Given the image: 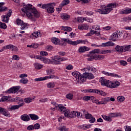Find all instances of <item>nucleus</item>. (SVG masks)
Here are the masks:
<instances>
[{"mask_svg": "<svg viewBox=\"0 0 131 131\" xmlns=\"http://www.w3.org/2000/svg\"><path fill=\"white\" fill-rule=\"evenodd\" d=\"M21 11L24 13H25L27 17L30 18V19H31L32 21H35V18L32 17V14L36 18H38L39 17V13L32 5H24V8L21 9Z\"/></svg>", "mask_w": 131, "mask_h": 131, "instance_id": "nucleus-1", "label": "nucleus"}, {"mask_svg": "<svg viewBox=\"0 0 131 131\" xmlns=\"http://www.w3.org/2000/svg\"><path fill=\"white\" fill-rule=\"evenodd\" d=\"M73 76L76 78V81L77 82H80V83H83V82L86 81V79H93L95 78V76L91 73H87L85 72L82 75L79 72H73L72 73Z\"/></svg>", "mask_w": 131, "mask_h": 131, "instance_id": "nucleus-2", "label": "nucleus"}, {"mask_svg": "<svg viewBox=\"0 0 131 131\" xmlns=\"http://www.w3.org/2000/svg\"><path fill=\"white\" fill-rule=\"evenodd\" d=\"M117 6H118V4L116 3H110L108 4L106 6H105V5H102L101 6L102 8L98 9L97 12L99 13V14L107 15V14H109L111 11H113V9H114V8H116Z\"/></svg>", "mask_w": 131, "mask_h": 131, "instance_id": "nucleus-3", "label": "nucleus"}, {"mask_svg": "<svg viewBox=\"0 0 131 131\" xmlns=\"http://www.w3.org/2000/svg\"><path fill=\"white\" fill-rule=\"evenodd\" d=\"M99 80L101 83V85H104L111 89H115L120 85V82L117 81H111L105 79L104 77H101Z\"/></svg>", "mask_w": 131, "mask_h": 131, "instance_id": "nucleus-4", "label": "nucleus"}, {"mask_svg": "<svg viewBox=\"0 0 131 131\" xmlns=\"http://www.w3.org/2000/svg\"><path fill=\"white\" fill-rule=\"evenodd\" d=\"M59 108L58 111H60L61 113H64V116L66 117H68V118H74L76 117V112H71L69 109H66L65 106H63L62 104H59L58 105Z\"/></svg>", "mask_w": 131, "mask_h": 131, "instance_id": "nucleus-5", "label": "nucleus"}, {"mask_svg": "<svg viewBox=\"0 0 131 131\" xmlns=\"http://www.w3.org/2000/svg\"><path fill=\"white\" fill-rule=\"evenodd\" d=\"M15 102H18L17 104L21 103L20 104L16 105H12L9 107L10 110H17V109H19L20 107H22L24 105V100L23 98L19 97H16L14 98Z\"/></svg>", "mask_w": 131, "mask_h": 131, "instance_id": "nucleus-6", "label": "nucleus"}, {"mask_svg": "<svg viewBox=\"0 0 131 131\" xmlns=\"http://www.w3.org/2000/svg\"><path fill=\"white\" fill-rule=\"evenodd\" d=\"M86 93H91L93 94H98L101 96H106V93L104 91L98 90L97 89H88L86 90Z\"/></svg>", "mask_w": 131, "mask_h": 131, "instance_id": "nucleus-7", "label": "nucleus"}, {"mask_svg": "<svg viewBox=\"0 0 131 131\" xmlns=\"http://www.w3.org/2000/svg\"><path fill=\"white\" fill-rule=\"evenodd\" d=\"M63 41H66V42H68L69 45H72V46H77V45H79V43H83L82 40H77V41H71L69 40V38L65 39L62 38L61 39Z\"/></svg>", "mask_w": 131, "mask_h": 131, "instance_id": "nucleus-8", "label": "nucleus"}, {"mask_svg": "<svg viewBox=\"0 0 131 131\" xmlns=\"http://www.w3.org/2000/svg\"><path fill=\"white\" fill-rule=\"evenodd\" d=\"M20 88H21V86H16L15 87H13L8 90L6 91V93H9V94H15V93H17V92H18V93H21V90H20Z\"/></svg>", "mask_w": 131, "mask_h": 131, "instance_id": "nucleus-9", "label": "nucleus"}, {"mask_svg": "<svg viewBox=\"0 0 131 131\" xmlns=\"http://www.w3.org/2000/svg\"><path fill=\"white\" fill-rule=\"evenodd\" d=\"M98 53H100L99 49H94L90 52V54H93L92 56L88 58V61H93V60H95L96 58V54H98Z\"/></svg>", "mask_w": 131, "mask_h": 131, "instance_id": "nucleus-10", "label": "nucleus"}, {"mask_svg": "<svg viewBox=\"0 0 131 131\" xmlns=\"http://www.w3.org/2000/svg\"><path fill=\"white\" fill-rule=\"evenodd\" d=\"M12 11L10 10V11L6 15L3 16V22H5V23H8L9 20H10V16H12Z\"/></svg>", "mask_w": 131, "mask_h": 131, "instance_id": "nucleus-11", "label": "nucleus"}, {"mask_svg": "<svg viewBox=\"0 0 131 131\" xmlns=\"http://www.w3.org/2000/svg\"><path fill=\"white\" fill-rule=\"evenodd\" d=\"M51 62L53 64H55V65H57L58 64H60V57L58 56H54L52 57Z\"/></svg>", "mask_w": 131, "mask_h": 131, "instance_id": "nucleus-12", "label": "nucleus"}, {"mask_svg": "<svg viewBox=\"0 0 131 131\" xmlns=\"http://www.w3.org/2000/svg\"><path fill=\"white\" fill-rule=\"evenodd\" d=\"M102 73L103 74H104L105 75H107L108 76H112L113 77H119V78L121 77V76H120L117 74H115L114 73H108V72H106V71H102Z\"/></svg>", "mask_w": 131, "mask_h": 131, "instance_id": "nucleus-13", "label": "nucleus"}, {"mask_svg": "<svg viewBox=\"0 0 131 131\" xmlns=\"http://www.w3.org/2000/svg\"><path fill=\"white\" fill-rule=\"evenodd\" d=\"M114 45V43L108 41L105 43H102V45H97V47H113Z\"/></svg>", "mask_w": 131, "mask_h": 131, "instance_id": "nucleus-14", "label": "nucleus"}, {"mask_svg": "<svg viewBox=\"0 0 131 131\" xmlns=\"http://www.w3.org/2000/svg\"><path fill=\"white\" fill-rule=\"evenodd\" d=\"M118 36L117 35V32H115L112 34L111 36L110 40H112V41H116V40H118Z\"/></svg>", "mask_w": 131, "mask_h": 131, "instance_id": "nucleus-15", "label": "nucleus"}, {"mask_svg": "<svg viewBox=\"0 0 131 131\" xmlns=\"http://www.w3.org/2000/svg\"><path fill=\"white\" fill-rule=\"evenodd\" d=\"M90 51V48L86 47V46L80 47L78 49V52L80 54H82L84 52Z\"/></svg>", "mask_w": 131, "mask_h": 131, "instance_id": "nucleus-16", "label": "nucleus"}, {"mask_svg": "<svg viewBox=\"0 0 131 131\" xmlns=\"http://www.w3.org/2000/svg\"><path fill=\"white\" fill-rule=\"evenodd\" d=\"M20 119L23 121H29L30 117L27 114H25L20 116Z\"/></svg>", "mask_w": 131, "mask_h": 131, "instance_id": "nucleus-17", "label": "nucleus"}, {"mask_svg": "<svg viewBox=\"0 0 131 131\" xmlns=\"http://www.w3.org/2000/svg\"><path fill=\"white\" fill-rule=\"evenodd\" d=\"M36 59L40 60L41 61H43V63H45V64H48V63H49V59L45 58V57H42V56H36Z\"/></svg>", "mask_w": 131, "mask_h": 131, "instance_id": "nucleus-18", "label": "nucleus"}, {"mask_svg": "<svg viewBox=\"0 0 131 131\" xmlns=\"http://www.w3.org/2000/svg\"><path fill=\"white\" fill-rule=\"evenodd\" d=\"M109 116L111 118L120 117L121 116V114H120V113H110Z\"/></svg>", "mask_w": 131, "mask_h": 131, "instance_id": "nucleus-19", "label": "nucleus"}, {"mask_svg": "<svg viewBox=\"0 0 131 131\" xmlns=\"http://www.w3.org/2000/svg\"><path fill=\"white\" fill-rule=\"evenodd\" d=\"M108 102H110V97H106L105 98H102L100 101V104L106 105Z\"/></svg>", "mask_w": 131, "mask_h": 131, "instance_id": "nucleus-20", "label": "nucleus"}, {"mask_svg": "<svg viewBox=\"0 0 131 131\" xmlns=\"http://www.w3.org/2000/svg\"><path fill=\"white\" fill-rule=\"evenodd\" d=\"M4 5H5V3H0V13L5 12V11L8 10V7H4Z\"/></svg>", "mask_w": 131, "mask_h": 131, "instance_id": "nucleus-21", "label": "nucleus"}, {"mask_svg": "<svg viewBox=\"0 0 131 131\" xmlns=\"http://www.w3.org/2000/svg\"><path fill=\"white\" fill-rule=\"evenodd\" d=\"M51 5H53L54 6L56 5V3H49V4H44L42 5L41 6V9H47L48 10V9L49 8V7H51Z\"/></svg>", "mask_w": 131, "mask_h": 131, "instance_id": "nucleus-22", "label": "nucleus"}, {"mask_svg": "<svg viewBox=\"0 0 131 131\" xmlns=\"http://www.w3.org/2000/svg\"><path fill=\"white\" fill-rule=\"evenodd\" d=\"M39 35H40V32H35L33 33L31 35H30V37L31 38H37V37H38V36H39Z\"/></svg>", "mask_w": 131, "mask_h": 131, "instance_id": "nucleus-23", "label": "nucleus"}, {"mask_svg": "<svg viewBox=\"0 0 131 131\" xmlns=\"http://www.w3.org/2000/svg\"><path fill=\"white\" fill-rule=\"evenodd\" d=\"M130 13H131V9H126L125 10L123 9L120 12V13L122 15H123V14H127Z\"/></svg>", "mask_w": 131, "mask_h": 131, "instance_id": "nucleus-24", "label": "nucleus"}, {"mask_svg": "<svg viewBox=\"0 0 131 131\" xmlns=\"http://www.w3.org/2000/svg\"><path fill=\"white\" fill-rule=\"evenodd\" d=\"M47 12L50 14H53V13L55 12V8H54V6H53V5H50V6L47 9Z\"/></svg>", "mask_w": 131, "mask_h": 131, "instance_id": "nucleus-25", "label": "nucleus"}, {"mask_svg": "<svg viewBox=\"0 0 131 131\" xmlns=\"http://www.w3.org/2000/svg\"><path fill=\"white\" fill-rule=\"evenodd\" d=\"M51 40L53 43H54V45H59V43H60V39H59L58 38L53 37Z\"/></svg>", "mask_w": 131, "mask_h": 131, "instance_id": "nucleus-26", "label": "nucleus"}, {"mask_svg": "<svg viewBox=\"0 0 131 131\" xmlns=\"http://www.w3.org/2000/svg\"><path fill=\"white\" fill-rule=\"evenodd\" d=\"M29 116L32 120H37V119L39 118V117L35 114H30Z\"/></svg>", "mask_w": 131, "mask_h": 131, "instance_id": "nucleus-27", "label": "nucleus"}, {"mask_svg": "<svg viewBox=\"0 0 131 131\" xmlns=\"http://www.w3.org/2000/svg\"><path fill=\"white\" fill-rule=\"evenodd\" d=\"M102 118L104 119V120H106V121H109L110 122H111L112 121V119H111V117L110 116H106V115H102Z\"/></svg>", "mask_w": 131, "mask_h": 131, "instance_id": "nucleus-28", "label": "nucleus"}, {"mask_svg": "<svg viewBox=\"0 0 131 131\" xmlns=\"http://www.w3.org/2000/svg\"><path fill=\"white\" fill-rule=\"evenodd\" d=\"M2 114L4 115V116H6V117H10L11 114H10V113L6 108H4V110L3 111V112L2 113Z\"/></svg>", "mask_w": 131, "mask_h": 131, "instance_id": "nucleus-29", "label": "nucleus"}, {"mask_svg": "<svg viewBox=\"0 0 131 131\" xmlns=\"http://www.w3.org/2000/svg\"><path fill=\"white\" fill-rule=\"evenodd\" d=\"M115 49L116 50V51L117 52H118V53H120V52H123V46H120L119 45H117Z\"/></svg>", "mask_w": 131, "mask_h": 131, "instance_id": "nucleus-30", "label": "nucleus"}, {"mask_svg": "<svg viewBox=\"0 0 131 131\" xmlns=\"http://www.w3.org/2000/svg\"><path fill=\"white\" fill-rule=\"evenodd\" d=\"M117 100L119 103H122L125 100V97L122 96H118Z\"/></svg>", "mask_w": 131, "mask_h": 131, "instance_id": "nucleus-31", "label": "nucleus"}, {"mask_svg": "<svg viewBox=\"0 0 131 131\" xmlns=\"http://www.w3.org/2000/svg\"><path fill=\"white\" fill-rule=\"evenodd\" d=\"M61 18L63 20H68V19H70V15L67 14H62L61 15Z\"/></svg>", "mask_w": 131, "mask_h": 131, "instance_id": "nucleus-32", "label": "nucleus"}, {"mask_svg": "<svg viewBox=\"0 0 131 131\" xmlns=\"http://www.w3.org/2000/svg\"><path fill=\"white\" fill-rule=\"evenodd\" d=\"M104 58H105V56L104 55H98L95 54V60H103Z\"/></svg>", "mask_w": 131, "mask_h": 131, "instance_id": "nucleus-33", "label": "nucleus"}, {"mask_svg": "<svg viewBox=\"0 0 131 131\" xmlns=\"http://www.w3.org/2000/svg\"><path fill=\"white\" fill-rule=\"evenodd\" d=\"M20 26V29L21 30H24V29H26L28 28L29 25L28 24L24 23Z\"/></svg>", "mask_w": 131, "mask_h": 131, "instance_id": "nucleus-34", "label": "nucleus"}, {"mask_svg": "<svg viewBox=\"0 0 131 131\" xmlns=\"http://www.w3.org/2000/svg\"><path fill=\"white\" fill-rule=\"evenodd\" d=\"M111 53H112V51L110 50H105L100 51V54H102L104 55H105V54H111Z\"/></svg>", "mask_w": 131, "mask_h": 131, "instance_id": "nucleus-35", "label": "nucleus"}, {"mask_svg": "<svg viewBox=\"0 0 131 131\" xmlns=\"http://www.w3.org/2000/svg\"><path fill=\"white\" fill-rule=\"evenodd\" d=\"M69 3H70L69 0H63L60 4V7H64V6L69 4Z\"/></svg>", "mask_w": 131, "mask_h": 131, "instance_id": "nucleus-36", "label": "nucleus"}, {"mask_svg": "<svg viewBox=\"0 0 131 131\" xmlns=\"http://www.w3.org/2000/svg\"><path fill=\"white\" fill-rule=\"evenodd\" d=\"M62 29H61V30H63L64 31H68V32H70L72 30V28L70 27H64L62 26Z\"/></svg>", "mask_w": 131, "mask_h": 131, "instance_id": "nucleus-37", "label": "nucleus"}, {"mask_svg": "<svg viewBox=\"0 0 131 131\" xmlns=\"http://www.w3.org/2000/svg\"><path fill=\"white\" fill-rule=\"evenodd\" d=\"M19 82L23 84H26V83H28V79L23 78L19 80Z\"/></svg>", "mask_w": 131, "mask_h": 131, "instance_id": "nucleus-38", "label": "nucleus"}, {"mask_svg": "<svg viewBox=\"0 0 131 131\" xmlns=\"http://www.w3.org/2000/svg\"><path fill=\"white\" fill-rule=\"evenodd\" d=\"M47 75H52V74H54L55 72H54L53 70L52 69H48L46 70Z\"/></svg>", "mask_w": 131, "mask_h": 131, "instance_id": "nucleus-39", "label": "nucleus"}, {"mask_svg": "<svg viewBox=\"0 0 131 131\" xmlns=\"http://www.w3.org/2000/svg\"><path fill=\"white\" fill-rule=\"evenodd\" d=\"M33 101V98H26L24 99V102L27 103V104H29V103H31Z\"/></svg>", "mask_w": 131, "mask_h": 131, "instance_id": "nucleus-40", "label": "nucleus"}, {"mask_svg": "<svg viewBox=\"0 0 131 131\" xmlns=\"http://www.w3.org/2000/svg\"><path fill=\"white\" fill-rule=\"evenodd\" d=\"M118 38V39H122L123 38V32L121 31H119L117 33Z\"/></svg>", "mask_w": 131, "mask_h": 131, "instance_id": "nucleus-41", "label": "nucleus"}, {"mask_svg": "<svg viewBox=\"0 0 131 131\" xmlns=\"http://www.w3.org/2000/svg\"><path fill=\"white\" fill-rule=\"evenodd\" d=\"M34 65L35 69H41V68H42L43 67V66L42 64L37 63L34 64Z\"/></svg>", "mask_w": 131, "mask_h": 131, "instance_id": "nucleus-42", "label": "nucleus"}, {"mask_svg": "<svg viewBox=\"0 0 131 131\" xmlns=\"http://www.w3.org/2000/svg\"><path fill=\"white\" fill-rule=\"evenodd\" d=\"M66 98L68 100H72L73 99V94L69 93L66 95Z\"/></svg>", "mask_w": 131, "mask_h": 131, "instance_id": "nucleus-43", "label": "nucleus"}, {"mask_svg": "<svg viewBox=\"0 0 131 131\" xmlns=\"http://www.w3.org/2000/svg\"><path fill=\"white\" fill-rule=\"evenodd\" d=\"M47 86L49 89H54L55 88V83L49 82L47 84Z\"/></svg>", "mask_w": 131, "mask_h": 131, "instance_id": "nucleus-44", "label": "nucleus"}, {"mask_svg": "<svg viewBox=\"0 0 131 131\" xmlns=\"http://www.w3.org/2000/svg\"><path fill=\"white\" fill-rule=\"evenodd\" d=\"M85 27L86 28H84V27H83V26L81 25V26H78V28L80 30H83V29H88L89 28V26H88V25H86V26L85 25Z\"/></svg>", "mask_w": 131, "mask_h": 131, "instance_id": "nucleus-45", "label": "nucleus"}, {"mask_svg": "<svg viewBox=\"0 0 131 131\" xmlns=\"http://www.w3.org/2000/svg\"><path fill=\"white\" fill-rule=\"evenodd\" d=\"M8 96H3L0 100V102H6V101H8Z\"/></svg>", "mask_w": 131, "mask_h": 131, "instance_id": "nucleus-46", "label": "nucleus"}, {"mask_svg": "<svg viewBox=\"0 0 131 131\" xmlns=\"http://www.w3.org/2000/svg\"><path fill=\"white\" fill-rule=\"evenodd\" d=\"M24 23V22H23V20H22L19 18H18L16 20V24H17V25H20L21 26Z\"/></svg>", "mask_w": 131, "mask_h": 131, "instance_id": "nucleus-47", "label": "nucleus"}, {"mask_svg": "<svg viewBox=\"0 0 131 131\" xmlns=\"http://www.w3.org/2000/svg\"><path fill=\"white\" fill-rule=\"evenodd\" d=\"M58 129L60 131H68V128H66L65 126L61 127H58Z\"/></svg>", "mask_w": 131, "mask_h": 131, "instance_id": "nucleus-48", "label": "nucleus"}, {"mask_svg": "<svg viewBox=\"0 0 131 131\" xmlns=\"http://www.w3.org/2000/svg\"><path fill=\"white\" fill-rule=\"evenodd\" d=\"M123 52H129V50L128 49V46H123Z\"/></svg>", "mask_w": 131, "mask_h": 131, "instance_id": "nucleus-49", "label": "nucleus"}, {"mask_svg": "<svg viewBox=\"0 0 131 131\" xmlns=\"http://www.w3.org/2000/svg\"><path fill=\"white\" fill-rule=\"evenodd\" d=\"M34 129H39L40 128V125L38 123L35 124L33 126Z\"/></svg>", "mask_w": 131, "mask_h": 131, "instance_id": "nucleus-50", "label": "nucleus"}, {"mask_svg": "<svg viewBox=\"0 0 131 131\" xmlns=\"http://www.w3.org/2000/svg\"><path fill=\"white\" fill-rule=\"evenodd\" d=\"M0 28H2L3 29H7V25L5 23H1Z\"/></svg>", "mask_w": 131, "mask_h": 131, "instance_id": "nucleus-51", "label": "nucleus"}, {"mask_svg": "<svg viewBox=\"0 0 131 131\" xmlns=\"http://www.w3.org/2000/svg\"><path fill=\"white\" fill-rule=\"evenodd\" d=\"M120 65H122V66H126L127 65V62L124 61V60H121L120 61Z\"/></svg>", "mask_w": 131, "mask_h": 131, "instance_id": "nucleus-52", "label": "nucleus"}, {"mask_svg": "<svg viewBox=\"0 0 131 131\" xmlns=\"http://www.w3.org/2000/svg\"><path fill=\"white\" fill-rule=\"evenodd\" d=\"M89 119V121L91 123H94L96 121V118L93 116H92Z\"/></svg>", "mask_w": 131, "mask_h": 131, "instance_id": "nucleus-53", "label": "nucleus"}, {"mask_svg": "<svg viewBox=\"0 0 131 131\" xmlns=\"http://www.w3.org/2000/svg\"><path fill=\"white\" fill-rule=\"evenodd\" d=\"M11 50L13 52H18V48L14 45H12Z\"/></svg>", "mask_w": 131, "mask_h": 131, "instance_id": "nucleus-54", "label": "nucleus"}, {"mask_svg": "<svg viewBox=\"0 0 131 131\" xmlns=\"http://www.w3.org/2000/svg\"><path fill=\"white\" fill-rule=\"evenodd\" d=\"M12 58L14 59V60H15L16 61H18V60L20 59V57H19L18 56V55H14L12 56Z\"/></svg>", "mask_w": 131, "mask_h": 131, "instance_id": "nucleus-55", "label": "nucleus"}, {"mask_svg": "<svg viewBox=\"0 0 131 131\" xmlns=\"http://www.w3.org/2000/svg\"><path fill=\"white\" fill-rule=\"evenodd\" d=\"M92 116V114H87L85 115V118H86V119H90Z\"/></svg>", "mask_w": 131, "mask_h": 131, "instance_id": "nucleus-56", "label": "nucleus"}, {"mask_svg": "<svg viewBox=\"0 0 131 131\" xmlns=\"http://www.w3.org/2000/svg\"><path fill=\"white\" fill-rule=\"evenodd\" d=\"M83 100H84V101H89V100H91V96H84L83 97Z\"/></svg>", "mask_w": 131, "mask_h": 131, "instance_id": "nucleus-57", "label": "nucleus"}, {"mask_svg": "<svg viewBox=\"0 0 131 131\" xmlns=\"http://www.w3.org/2000/svg\"><path fill=\"white\" fill-rule=\"evenodd\" d=\"M27 129L28 130H33L34 129V127H33V125H29V126L27 127Z\"/></svg>", "mask_w": 131, "mask_h": 131, "instance_id": "nucleus-58", "label": "nucleus"}, {"mask_svg": "<svg viewBox=\"0 0 131 131\" xmlns=\"http://www.w3.org/2000/svg\"><path fill=\"white\" fill-rule=\"evenodd\" d=\"M90 127H91V125H83L82 126V128H83V129H85V128H90Z\"/></svg>", "mask_w": 131, "mask_h": 131, "instance_id": "nucleus-59", "label": "nucleus"}, {"mask_svg": "<svg viewBox=\"0 0 131 131\" xmlns=\"http://www.w3.org/2000/svg\"><path fill=\"white\" fill-rule=\"evenodd\" d=\"M124 128L125 131H131V127L129 126H125Z\"/></svg>", "mask_w": 131, "mask_h": 131, "instance_id": "nucleus-60", "label": "nucleus"}, {"mask_svg": "<svg viewBox=\"0 0 131 131\" xmlns=\"http://www.w3.org/2000/svg\"><path fill=\"white\" fill-rule=\"evenodd\" d=\"M39 102H42V103H46V102H48V98H41L39 100Z\"/></svg>", "mask_w": 131, "mask_h": 131, "instance_id": "nucleus-61", "label": "nucleus"}, {"mask_svg": "<svg viewBox=\"0 0 131 131\" xmlns=\"http://www.w3.org/2000/svg\"><path fill=\"white\" fill-rule=\"evenodd\" d=\"M41 56H48V52L45 51H41L40 52Z\"/></svg>", "mask_w": 131, "mask_h": 131, "instance_id": "nucleus-62", "label": "nucleus"}, {"mask_svg": "<svg viewBox=\"0 0 131 131\" xmlns=\"http://www.w3.org/2000/svg\"><path fill=\"white\" fill-rule=\"evenodd\" d=\"M46 49L47 50H48V51H52V49H53V46L49 45V46H47L46 47Z\"/></svg>", "mask_w": 131, "mask_h": 131, "instance_id": "nucleus-63", "label": "nucleus"}, {"mask_svg": "<svg viewBox=\"0 0 131 131\" xmlns=\"http://www.w3.org/2000/svg\"><path fill=\"white\" fill-rule=\"evenodd\" d=\"M27 74H20V75H19V78H24V77H27Z\"/></svg>", "mask_w": 131, "mask_h": 131, "instance_id": "nucleus-64", "label": "nucleus"}]
</instances>
